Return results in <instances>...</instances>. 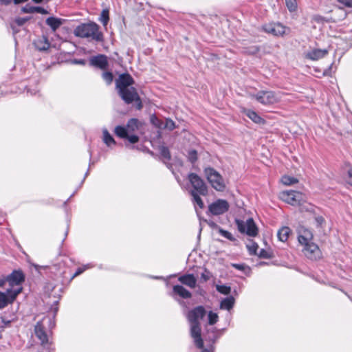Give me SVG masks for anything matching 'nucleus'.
Instances as JSON below:
<instances>
[{
  "label": "nucleus",
  "instance_id": "f257e3e1",
  "mask_svg": "<svg viewBox=\"0 0 352 352\" xmlns=\"http://www.w3.org/2000/svg\"><path fill=\"white\" fill-rule=\"evenodd\" d=\"M206 314V311L204 306H197L188 311L186 318L190 324V336L193 339L194 344L197 349H202L204 340L201 338V329L200 320L203 319Z\"/></svg>",
  "mask_w": 352,
  "mask_h": 352
},
{
  "label": "nucleus",
  "instance_id": "f03ea898",
  "mask_svg": "<svg viewBox=\"0 0 352 352\" xmlns=\"http://www.w3.org/2000/svg\"><path fill=\"white\" fill-rule=\"evenodd\" d=\"M58 301L54 302L57 306ZM58 311V307L54 309V314L52 317L45 316L41 320L36 322L34 326V334L37 339L40 341V344L44 349L50 352L52 341L50 340L51 330L55 327V315Z\"/></svg>",
  "mask_w": 352,
  "mask_h": 352
},
{
  "label": "nucleus",
  "instance_id": "7ed1b4c3",
  "mask_svg": "<svg viewBox=\"0 0 352 352\" xmlns=\"http://www.w3.org/2000/svg\"><path fill=\"white\" fill-rule=\"evenodd\" d=\"M76 36L87 38L89 41L101 43L104 41V35L100 31V26L95 22L82 23L74 30Z\"/></svg>",
  "mask_w": 352,
  "mask_h": 352
},
{
  "label": "nucleus",
  "instance_id": "20e7f679",
  "mask_svg": "<svg viewBox=\"0 0 352 352\" xmlns=\"http://www.w3.org/2000/svg\"><path fill=\"white\" fill-rule=\"evenodd\" d=\"M204 172L207 180L214 189L219 192L225 190L226 184L219 172L212 167L205 168Z\"/></svg>",
  "mask_w": 352,
  "mask_h": 352
},
{
  "label": "nucleus",
  "instance_id": "39448f33",
  "mask_svg": "<svg viewBox=\"0 0 352 352\" xmlns=\"http://www.w3.org/2000/svg\"><path fill=\"white\" fill-rule=\"evenodd\" d=\"M120 98L124 100V102L127 104H131L134 102V105L136 109L140 110L143 107V104L140 97L138 95L137 89L131 87L127 89H124L123 92L122 91H118Z\"/></svg>",
  "mask_w": 352,
  "mask_h": 352
},
{
  "label": "nucleus",
  "instance_id": "423d86ee",
  "mask_svg": "<svg viewBox=\"0 0 352 352\" xmlns=\"http://www.w3.org/2000/svg\"><path fill=\"white\" fill-rule=\"evenodd\" d=\"M279 197L284 202L292 206H300L306 201V195L296 190H287L280 192Z\"/></svg>",
  "mask_w": 352,
  "mask_h": 352
},
{
  "label": "nucleus",
  "instance_id": "0eeeda50",
  "mask_svg": "<svg viewBox=\"0 0 352 352\" xmlns=\"http://www.w3.org/2000/svg\"><path fill=\"white\" fill-rule=\"evenodd\" d=\"M251 97L264 105L275 104L280 100V95L272 91H259Z\"/></svg>",
  "mask_w": 352,
  "mask_h": 352
},
{
  "label": "nucleus",
  "instance_id": "6e6552de",
  "mask_svg": "<svg viewBox=\"0 0 352 352\" xmlns=\"http://www.w3.org/2000/svg\"><path fill=\"white\" fill-rule=\"evenodd\" d=\"M235 223L238 230L242 234L250 236H256L258 234V228L252 218H249L246 221L236 219Z\"/></svg>",
  "mask_w": 352,
  "mask_h": 352
},
{
  "label": "nucleus",
  "instance_id": "1a4fd4ad",
  "mask_svg": "<svg viewBox=\"0 0 352 352\" xmlns=\"http://www.w3.org/2000/svg\"><path fill=\"white\" fill-rule=\"evenodd\" d=\"M22 290L23 287H17L15 289L8 288L5 292H0V309L13 303Z\"/></svg>",
  "mask_w": 352,
  "mask_h": 352
},
{
  "label": "nucleus",
  "instance_id": "9d476101",
  "mask_svg": "<svg viewBox=\"0 0 352 352\" xmlns=\"http://www.w3.org/2000/svg\"><path fill=\"white\" fill-rule=\"evenodd\" d=\"M3 279L4 285L8 282L10 288L22 287L21 285L25 281V274L21 270H14L8 276L3 275Z\"/></svg>",
  "mask_w": 352,
  "mask_h": 352
},
{
  "label": "nucleus",
  "instance_id": "9b49d317",
  "mask_svg": "<svg viewBox=\"0 0 352 352\" xmlns=\"http://www.w3.org/2000/svg\"><path fill=\"white\" fill-rule=\"evenodd\" d=\"M188 178L193 188L192 190H195V192L203 196L208 194V187L198 175L191 173L188 175Z\"/></svg>",
  "mask_w": 352,
  "mask_h": 352
},
{
  "label": "nucleus",
  "instance_id": "f8f14e48",
  "mask_svg": "<svg viewBox=\"0 0 352 352\" xmlns=\"http://www.w3.org/2000/svg\"><path fill=\"white\" fill-rule=\"evenodd\" d=\"M228 202L225 199H219L208 206V212L212 215H220L229 210Z\"/></svg>",
  "mask_w": 352,
  "mask_h": 352
},
{
  "label": "nucleus",
  "instance_id": "ddd939ff",
  "mask_svg": "<svg viewBox=\"0 0 352 352\" xmlns=\"http://www.w3.org/2000/svg\"><path fill=\"white\" fill-rule=\"evenodd\" d=\"M286 27L280 23H269L262 25L261 30L274 36H282L285 33Z\"/></svg>",
  "mask_w": 352,
  "mask_h": 352
},
{
  "label": "nucleus",
  "instance_id": "4468645a",
  "mask_svg": "<svg viewBox=\"0 0 352 352\" xmlns=\"http://www.w3.org/2000/svg\"><path fill=\"white\" fill-rule=\"evenodd\" d=\"M134 80L132 76L128 73H124L119 76L118 78L116 80V87L118 91H123L124 89L133 87Z\"/></svg>",
  "mask_w": 352,
  "mask_h": 352
},
{
  "label": "nucleus",
  "instance_id": "2eb2a0df",
  "mask_svg": "<svg viewBox=\"0 0 352 352\" xmlns=\"http://www.w3.org/2000/svg\"><path fill=\"white\" fill-rule=\"evenodd\" d=\"M89 63L91 66L104 70L109 66L107 57L104 54H98L90 58Z\"/></svg>",
  "mask_w": 352,
  "mask_h": 352
},
{
  "label": "nucleus",
  "instance_id": "dca6fc26",
  "mask_svg": "<svg viewBox=\"0 0 352 352\" xmlns=\"http://www.w3.org/2000/svg\"><path fill=\"white\" fill-rule=\"evenodd\" d=\"M304 245L305 256L311 259H316L320 256V249L317 244L310 242Z\"/></svg>",
  "mask_w": 352,
  "mask_h": 352
},
{
  "label": "nucleus",
  "instance_id": "f3484780",
  "mask_svg": "<svg viewBox=\"0 0 352 352\" xmlns=\"http://www.w3.org/2000/svg\"><path fill=\"white\" fill-rule=\"evenodd\" d=\"M298 239L301 245H307V243L311 242L313 234L310 230L302 228L299 230Z\"/></svg>",
  "mask_w": 352,
  "mask_h": 352
},
{
  "label": "nucleus",
  "instance_id": "a211bd4d",
  "mask_svg": "<svg viewBox=\"0 0 352 352\" xmlns=\"http://www.w3.org/2000/svg\"><path fill=\"white\" fill-rule=\"evenodd\" d=\"M172 296H178L183 299L190 298L192 294L190 292L180 285H176L173 287Z\"/></svg>",
  "mask_w": 352,
  "mask_h": 352
},
{
  "label": "nucleus",
  "instance_id": "6ab92c4d",
  "mask_svg": "<svg viewBox=\"0 0 352 352\" xmlns=\"http://www.w3.org/2000/svg\"><path fill=\"white\" fill-rule=\"evenodd\" d=\"M178 280L183 285L190 288H195L197 285V279L192 274H186L180 276Z\"/></svg>",
  "mask_w": 352,
  "mask_h": 352
},
{
  "label": "nucleus",
  "instance_id": "aec40b11",
  "mask_svg": "<svg viewBox=\"0 0 352 352\" xmlns=\"http://www.w3.org/2000/svg\"><path fill=\"white\" fill-rule=\"evenodd\" d=\"M327 54V50L314 49L307 52L306 57L311 60H318L324 58Z\"/></svg>",
  "mask_w": 352,
  "mask_h": 352
},
{
  "label": "nucleus",
  "instance_id": "412c9836",
  "mask_svg": "<svg viewBox=\"0 0 352 352\" xmlns=\"http://www.w3.org/2000/svg\"><path fill=\"white\" fill-rule=\"evenodd\" d=\"M244 114L256 124H264L265 120L262 118L256 111L251 109H244Z\"/></svg>",
  "mask_w": 352,
  "mask_h": 352
},
{
  "label": "nucleus",
  "instance_id": "4be33fe9",
  "mask_svg": "<svg viewBox=\"0 0 352 352\" xmlns=\"http://www.w3.org/2000/svg\"><path fill=\"white\" fill-rule=\"evenodd\" d=\"M63 19L54 16H50L45 21L46 24L52 29L53 32H55L56 30H58L63 24Z\"/></svg>",
  "mask_w": 352,
  "mask_h": 352
},
{
  "label": "nucleus",
  "instance_id": "5701e85b",
  "mask_svg": "<svg viewBox=\"0 0 352 352\" xmlns=\"http://www.w3.org/2000/svg\"><path fill=\"white\" fill-rule=\"evenodd\" d=\"M22 12L24 13L37 12V13H40L42 14H48V11L42 7L32 6H30V5H26L25 6L23 7Z\"/></svg>",
  "mask_w": 352,
  "mask_h": 352
},
{
  "label": "nucleus",
  "instance_id": "b1692460",
  "mask_svg": "<svg viewBox=\"0 0 352 352\" xmlns=\"http://www.w3.org/2000/svg\"><path fill=\"white\" fill-rule=\"evenodd\" d=\"M102 140L104 143L108 146L111 147V146H115L116 144V142L115 141L113 136L109 133L107 129H102Z\"/></svg>",
  "mask_w": 352,
  "mask_h": 352
},
{
  "label": "nucleus",
  "instance_id": "393cba45",
  "mask_svg": "<svg viewBox=\"0 0 352 352\" xmlns=\"http://www.w3.org/2000/svg\"><path fill=\"white\" fill-rule=\"evenodd\" d=\"M235 302L234 298L232 296L223 298L220 303V308L221 309H226L230 311L234 307Z\"/></svg>",
  "mask_w": 352,
  "mask_h": 352
},
{
  "label": "nucleus",
  "instance_id": "a878e982",
  "mask_svg": "<svg viewBox=\"0 0 352 352\" xmlns=\"http://www.w3.org/2000/svg\"><path fill=\"white\" fill-rule=\"evenodd\" d=\"M140 125V122L137 118H131L128 120L126 128L129 133H133L137 131Z\"/></svg>",
  "mask_w": 352,
  "mask_h": 352
},
{
  "label": "nucleus",
  "instance_id": "bb28decb",
  "mask_svg": "<svg viewBox=\"0 0 352 352\" xmlns=\"http://www.w3.org/2000/svg\"><path fill=\"white\" fill-rule=\"evenodd\" d=\"M290 232V228L289 227L284 226L278 231L277 236L280 241L285 242L288 239Z\"/></svg>",
  "mask_w": 352,
  "mask_h": 352
},
{
  "label": "nucleus",
  "instance_id": "cd10ccee",
  "mask_svg": "<svg viewBox=\"0 0 352 352\" xmlns=\"http://www.w3.org/2000/svg\"><path fill=\"white\" fill-rule=\"evenodd\" d=\"M30 19V16H26V17H16L14 19V23H12L10 24L11 28L13 30L14 34L17 32V30L15 29L14 23L16 24L18 26H22L23 25L28 21Z\"/></svg>",
  "mask_w": 352,
  "mask_h": 352
},
{
  "label": "nucleus",
  "instance_id": "c85d7f7f",
  "mask_svg": "<svg viewBox=\"0 0 352 352\" xmlns=\"http://www.w3.org/2000/svg\"><path fill=\"white\" fill-rule=\"evenodd\" d=\"M114 133L118 137L123 139H125L129 133L128 129L126 128V126H122L120 125L116 126Z\"/></svg>",
  "mask_w": 352,
  "mask_h": 352
},
{
  "label": "nucleus",
  "instance_id": "c756f323",
  "mask_svg": "<svg viewBox=\"0 0 352 352\" xmlns=\"http://www.w3.org/2000/svg\"><path fill=\"white\" fill-rule=\"evenodd\" d=\"M260 51V47L258 45H251L249 47H243L242 52L248 55H255Z\"/></svg>",
  "mask_w": 352,
  "mask_h": 352
},
{
  "label": "nucleus",
  "instance_id": "7c9ffc66",
  "mask_svg": "<svg viewBox=\"0 0 352 352\" xmlns=\"http://www.w3.org/2000/svg\"><path fill=\"white\" fill-rule=\"evenodd\" d=\"M190 195L192 197V202L195 204H197L200 208H203L204 207V204L201 198L200 197L201 195L195 192V190H191Z\"/></svg>",
  "mask_w": 352,
  "mask_h": 352
},
{
  "label": "nucleus",
  "instance_id": "2f4dec72",
  "mask_svg": "<svg viewBox=\"0 0 352 352\" xmlns=\"http://www.w3.org/2000/svg\"><path fill=\"white\" fill-rule=\"evenodd\" d=\"M99 21L103 25V26L106 27L109 21V12L107 9H104L101 12Z\"/></svg>",
  "mask_w": 352,
  "mask_h": 352
},
{
  "label": "nucleus",
  "instance_id": "473e14b6",
  "mask_svg": "<svg viewBox=\"0 0 352 352\" xmlns=\"http://www.w3.org/2000/svg\"><path fill=\"white\" fill-rule=\"evenodd\" d=\"M282 183L285 186H290L298 183V179L294 177L284 175L281 178Z\"/></svg>",
  "mask_w": 352,
  "mask_h": 352
},
{
  "label": "nucleus",
  "instance_id": "72a5a7b5",
  "mask_svg": "<svg viewBox=\"0 0 352 352\" xmlns=\"http://www.w3.org/2000/svg\"><path fill=\"white\" fill-rule=\"evenodd\" d=\"M188 161L192 164H194L197 159V151L195 149H190L188 151V155H187Z\"/></svg>",
  "mask_w": 352,
  "mask_h": 352
},
{
  "label": "nucleus",
  "instance_id": "f704fd0d",
  "mask_svg": "<svg viewBox=\"0 0 352 352\" xmlns=\"http://www.w3.org/2000/svg\"><path fill=\"white\" fill-rule=\"evenodd\" d=\"M219 233L226 239L230 240V241H235L236 239L232 235V234L227 230H225L221 228H219Z\"/></svg>",
  "mask_w": 352,
  "mask_h": 352
},
{
  "label": "nucleus",
  "instance_id": "c9c22d12",
  "mask_svg": "<svg viewBox=\"0 0 352 352\" xmlns=\"http://www.w3.org/2000/svg\"><path fill=\"white\" fill-rule=\"evenodd\" d=\"M160 153L161 157L166 160H170V153L168 150V148L166 146H162L160 148Z\"/></svg>",
  "mask_w": 352,
  "mask_h": 352
},
{
  "label": "nucleus",
  "instance_id": "e433bc0d",
  "mask_svg": "<svg viewBox=\"0 0 352 352\" xmlns=\"http://www.w3.org/2000/svg\"><path fill=\"white\" fill-rule=\"evenodd\" d=\"M216 289L217 290V292L224 295H228L231 292V287L226 285H217L216 286Z\"/></svg>",
  "mask_w": 352,
  "mask_h": 352
},
{
  "label": "nucleus",
  "instance_id": "4c0bfd02",
  "mask_svg": "<svg viewBox=\"0 0 352 352\" xmlns=\"http://www.w3.org/2000/svg\"><path fill=\"white\" fill-rule=\"evenodd\" d=\"M246 246L250 255L257 254L256 251L258 248V245L256 243L251 241L250 243L248 244Z\"/></svg>",
  "mask_w": 352,
  "mask_h": 352
},
{
  "label": "nucleus",
  "instance_id": "58836bf2",
  "mask_svg": "<svg viewBox=\"0 0 352 352\" xmlns=\"http://www.w3.org/2000/svg\"><path fill=\"white\" fill-rule=\"evenodd\" d=\"M208 324L210 325H213L217 323V322L218 321L219 317H218L217 314L214 313L210 311H209V313L208 314Z\"/></svg>",
  "mask_w": 352,
  "mask_h": 352
},
{
  "label": "nucleus",
  "instance_id": "ea45409f",
  "mask_svg": "<svg viewBox=\"0 0 352 352\" xmlns=\"http://www.w3.org/2000/svg\"><path fill=\"white\" fill-rule=\"evenodd\" d=\"M286 6L289 12H294L297 9L296 0H285Z\"/></svg>",
  "mask_w": 352,
  "mask_h": 352
},
{
  "label": "nucleus",
  "instance_id": "a19ab883",
  "mask_svg": "<svg viewBox=\"0 0 352 352\" xmlns=\"http://www.w3.org/2000/svg\"><path fill=\"white\" fill-rule=\"evenodd\" d=\"M102 77L107 85H110L113 82V75L111 72H103Z\"/></svg>",
  "mask_w": 352,
  "mask_h": 352
},
{
  "label": "nucleus",
  "instance_id": "79ce46f5",
  "mask_svg": "<svg viewBox=\"0 0 352 352\" xmlns=\"http://www.w3.org/2000/svg\"><path fill=\"white\" fill-rule=\"evenodd\" d=\"M175 123L170 118H166L162 129H167L169 131H173L175 129Z\"/></svg>",
  "mask_w": 352,
  "mask_h": 352
},
{
  "label": "nucleus",
  "instance_id": "37998d69",
  "mask_svg": "<svg viewBox=\"0 0 352 352\" xmlns=\"http://www.w3.org/2000/svg\"><path fill=\"white\" fill-rule=\"evenodd\" d=\"M211 277V273L206 268H204V272L201 274V279L206 282L210 280Z\"/></svg>",
  "mask_w": 352,
  "mask_h": 352
},
{
  "label": "nucleus",
  "instance_id": "c03bdc74",
  "mask_svg": "<svg viewBox=\"0 0 352 352\" xmlns=\"http://www.w3.org/2000/svg\"><path fill=\"white\" fill-rule=\"evenodd\" d=\"M151 122L158 128L162 129L164 123L160 120L156 116H153L151 118Z\"/></svg>",
  "mask_w": 352,
  "mask_h": 352
},
{
  "label": "nucleus",
  "instance_id": "a18cd8bd",
  "mask_svg": "<svg viewBox=\"0 0 352 352\" xmlns=\"http://www.w3.org/2000/svg\"><path fill=\"white\" fill-rule=\"evenodd\" d=\"M258 256L260 258H270L272 257V254L270 253L269 252H267V250H264V249H261L259 251V252L258 254Z\"/></svg>",
  "mask_w": 352,
  "mask_h": 352
},
{
  "label": "nucleus",
  "instance_id": "49530a36",
  "mask_svg": "<svg viewBox=\"0 0 352 352\" xmlns=\"http://www.w3.org/2000/svg\"><path fill=\"white\" fill-rule=\"evenodd\" d=\"M346 182L352 186V166H348L346 170Z\"/></svg>",
  "mask_w": 352,
  "mask_h": 352
},
{
  "label": "nucleus",
  "instance_id": "de8ad7c7",
  "mask_svg": "<svg viewBox=\"0 0 352 352\" xmlns=\"http://www.w3.org/2000/svg\"><path fill=\"white\" fill-rule=\"evenodd\" d=\"M131 144H135L139 141V137L136 135H127L126 138Z\"/></svg>",
  "mask_w": 352,
  "mask_h": 352
},
{
  "label": "nucleus",
  "instance_id": "09e8293b",
  "mask_svg": "<svg viewBox=\"0 0 352 352\" xmlns=\"http://www.w3.org/2000/svg\"><path fill=\"white\" fill-rule=\"evenodd\" d=\"M24 89L26 90L28 94H30L32 96H34L37 92H38V89L37 87H35L32 89L30 86L25 85V86H24Z\"/></svg>",
  "mask_w": 352,
  "mask_h": 352
},
{
  "label": "nucleus",
  "instance_id": "8fccbe9b",
  "mask_svg": "<svg viewBox=\"0 0 352 352\" xmlns=\"http://www.w3.org/2000/svg\"><path fill=\"white\" fill-rule=\"evenodd\" d=\"M87 268V267H86V266L78 267L76 270V272L72 275V279H73L74 277L81 274Z\"/></svg>",
  "mask_w": 352,
  "mask_h": 352
},
{
  "label": "nucleus",
  "instance_id": "3c124183",
  "mask_svg": "<svg viewBox=\"0 0 352 352\" xmlns=\"http://www.w3.org/2000/svg\"><path fill=\"white\" fill-rule=\"evenodd\" d=\"M71 62L72 64H75V65H85L86 64V60L85 59L74 58V59L72 60Z\"/></svg>",
  "mask_w": 352,
  "mask_h": 352
},
{
  "label": "nucleus",
  "instance_id": "603ef678",
  "mask_svg": "<svg viewBox=\"0 0 352 352\" xmlns=\"http://www.w3.org/2000/svg\"><path fill=\"white\" fill-rule=\"evenodd\" d=\"M338 1L346 7L352 8V0H338Z\"/></svg>",
  "mask_w": 352,
  "mask_h": 352
},
{
  "label": "nucleus",
  "instance_id": "864d4df0",
  "mask_svg": "<svg viewBox=\"0 0 352 352\" xmlns=\"http://www.w3.org/2000/svg\"><path fill=\"white\" fill-rule=\"evenodd\" d=\"M49 46H50V44L47 41H45L43 43V46H39V45H37V48L39 50H45L49 48Z\"/></svg>",
  "mask_w": 352,
  "mask_h": 352
},
{
  "label": "nucleus",
  "instance_id": "5fc2aeb1",
  "mask_svg": "<svg viewBox=\"0 0 352 352\" xmlns=\"http://www.w3.org/2000/svg\"><path fill=\"white\" fill-rule=\"evenodd\" d=\"M233 267L239 270H243L245 267L243 264H234Z\"/></svg>",
  "mask_w": 352,
  "mask_h": 352
},
{
  "label": "nucleus",
  "instance_id": "6e6d98bb",
  "mask_svg": "<svg viewBox=\"0 0 352 352\" xmlns=\"http://www.w3.org/2000/svg\"><path fill=\"white\" fill-rule=\"evenodd\" d=\"M1 321H2V322H3V324H4V325L2 327L3 328H4V327H6L8 326V325L10 324V322H11V321H10V320H6L4 318H3V317H1Z\"/></svg>",
  "mask_w": 352,
  "mask_h": 352
},
{
  "label": "nucleus",
  "instance_id": "4d7b16f0",
  "mask_svg": "<svg viewBox=\"0 0 352 352\" xmlns=\"http://www.w3.org/2000/svg\"><path fill=\"white\" fill-rule=\"evenodd\" d=\"M316 221H317V223L319 225H321L324 221V219L322 217L320 216V217H316Z\"/></svg>",
  "mask_w": 352,
  "mask_h": 352
},
{
  "label": "nucleus",
  "instance_id": "13d9d810",
  "mask_svg": "<svg viewBox=\"0 0 352 352\" xmlns=\"http://www.w3.org/2000/svg\"><path fill=\"white\" fill-rule=\"evenodd\" d=\"M12 0H0V3L2 5L8 6L11 3Z\"/></svg>",
  "mask_w": 352,
  "mask_h": 352
},
{
  "label": "nucleus",
  "instance_id": "bf43d9fd",
  "mask_svg": "<svg viewBox=\"0 0 352 352\" xmlns=\"http://www.w3.org/2000/svg\"><path fill=\"white\" fill-rule=\"evenodd\" d=\"M201 349V352H213L214 346H212V349L209 350L208 349H204V347Z\"/></svg>",
  "mask_w": 352,
  "mask_h": 352
},
{
  "label": "nucleus",
  "instance_id": "052dcab7",
  "mask_svg": "<svg viewBox=\"0 0 352 352\" xmlns=\"http://www.w3.org/2000/svg\"><path fill=\"white\" fill-rule=\"evenodd\" d=\"M28 0H13L14 4H19L26 2Z\"/></svg>",
  "mask_w": 352,
  "mask_h": 352
},
{
  "label": "nucleus",
  "instance_id": "680f3d73",
  "mask_svg": "<svg viewBox=\"0 0 352 352\" xmlns=\"http://www.w3.org/2000/svg\"><path fill=\"white\" fill-rule=\"evenodd\" d=\"M4 286V280L3 279V275H0V287Z\"/></svg>",
  "mask_w": 352,
  "mask_h": 352
},
{
  "label": "nucleus",
  "instance_id": "e2e57ef3",
  "mask_svg": "<svg viewBox=\"0 0 352 352\" xmlns=\"http://www.w3.org/2000/svg\"><path fill=\"white\" fill-rule=\"evenodd\" d=\"M208 224L212 228L217 227V225L213 221L208 222Z\"/></svg>",
  "mask_w": 352,
  "mask_h": 352
},
{
  "label": "nucleus",
  "instance_id": "0e129e2a",
  "mask_svg": "<svg viewBox=\"0 0 352 352\" xmlns=\"http://www.w3.org/2000/svg\"><path fill=\"white\" fill-rule=\"evenodd\" d=\"M88 175H89V169H88V170H87V171L86 172V173H85V176H84V178H83V179H82V182H81L80 185H82V184H83V182H84V181H85V178L87 177V176Z\"/></svg>",
  "mask_w": 352,
  "mask_h": 352
},
{
  "label": "nucleus",
  "instance_id": "69168bd1",
  "mask_svg": "<svg viewBox=\"0 0 352 352\" xmlns=\"http://www.w3.org/2000/svg\"><path fill=\"white\" fill-rule=\"evenodd\" d=\"M32 1H34L36 3H41L43 1V0H32Z\"/></svg>",
  "mask_w": 352,
  "mask_h": 352
},
{
  "label": "nucleus",
  "instance_id": "338daca9",
  "mask_svg": "<svg viewBox=\"0 0 352 352\" xmlns=\"http://www.w3.org/2000/svg\"><path fill=\"white\" fill-rule=\"evenodd\" d=\"M220 336H221V335H216V336H214V338L213 342H215V340H216L217 339H218Z\"/></svg>",
  "mask_w": 352,
  "mask_h": 352
},
{
  "label": "nucleus",
  "instance_id": "774afa93",
  "mask_svg": "<svg viewBox=\"0 0 352 352\" xmlns=\"http://www.w3.org/2000/svg\"><path fill=\"white\" fill-rule=\"evenodd\" d=\"M75 193H76V191H75L73 194H72V195L70 196V197H69V199H68L65 202V204H67V201L71 199V197H73V196L74 195V194H75Z\"/></svg>",
  "mask_w": 352,
  "mask_h": 352
}]
</instances>
